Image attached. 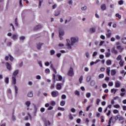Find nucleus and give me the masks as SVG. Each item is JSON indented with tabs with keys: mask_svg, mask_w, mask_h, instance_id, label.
I'll list each match as a JSON object with an SVG mask.
<instances>
[{
	"mask_svg": "<svg viewBox=\"0 0 126 126\" xmlns=\"http://www.w3.org/2000/svg\"><path fill=\"white\" fill-rule=\"evenodd\" d=\"M116 60L117 61H122L123 59H122V55H118V57L116 58Z\"/></svg>",
	"mask_w": 126,
	"mask_h": 126,
	"instance_id": "nucleus-23",
	"label": "nucleus"
},
{
	"mask_svg": "<svg viewBox=\"0 0 126 126\" xmlns=\"http://www.w3.org/2000/svg\"><path fill=\"white\" fill-rule=\"evenodd\" d=\"M100 39H102V40H105L106 39V37L104 35H100Z\"/></svg>",
	"mask_w": 126,
	"mask_h": 126,
	"instance_id": "nucleus-56",
	"label": "nucleus"
},
{
	"mask_svg": "<svg viewBox=\"0 0 126 126\" xmlns=\"http://www.w3.org/2000/svg\"><path fill=\"white\" fill-rule=\"evenodd\" d=\"M19 39L21 42H23L26 39V37L24 35H22L19 37Z\"/></svg>",
	"mask_w": 126,
	"mask_h": 126,
	"instance_id": "nucleus-11",
	"label": "nucleus"
},
{
	"mask_svg": "<svg viewBox=\"0 0 126 126\" xmlns=\"http://www.w3.org/2000/svg\"><path fill=\"white\" fill-rule=\"evenodd\" d=\"M125 63V61L123 60H121L119 62V64L120 65L121 67H123L124 66V64Z\"/></svg>",
	"mask_w": 126,
	"mask_h": 126,
	"instance_id": "nucleus-13",
	"label": "nucleus"
},
{
	"mask_svg": "<svg viewBox=\"0 0 126 126\" xmlns=\"http://www.w3.org/2000/svg\"><path fill=\"white\" fill-rule=\"evenodd\" d=\"M90 80H91V77L89 76L87 78V82H89V81H90Z\"/></svg>",
	"mask_w": 126,
	"mask_h": 126,
	"instance_id": "nucleus-48",
	"label": "nucleus"
},
{
	"mask_svg": "<svg viewBox=\"0 0 126 126\" xmlns=\"http://www.w3.org/2000/svg\"><path fill=\"white\" fill-rule=\"evenodd\" d=\"M15 25L16 26H18V23L17 22V18H16L15 20Z\"/></svg>",
	"mask_w": 126,
	"mask_h": 126,
	"instance_id": "nucleus-52",
	"label": "nucleus"
},
{
	"mask_svg": "<svg viewBox=\"0 0 126 126\" xmlns=\"http://www.w3.org/2000/svg\"><path fill=\"white\" fill-rule=\"evenodd\" d=\"M69 118L70 120H73V117L72 116V114H70L69 115Z\"/></svg>",
	"mask_w": 126,
	"mask_h": 126,
	"instance_id": "nucleus-54",
	"label": "nucleus"
},
{
	"mask_svg": "<svg viewBox=\"0 0 126 126\" xmlns=\"http://www.w3.org/2000/svg\"><path fill=\"white\" fill-rule=\"evenodd\" d=\"M85 55H86V58H87V59H88V58H89V52H86L85 53Z\"/></svg>",
	"mask_w": 126,
	"mask_h": 126,
	"instance_id": "nucleus-49",
	"label": "nucleus"
},
{
	"mask_svg": "<svg viewBox=\"0 0 126 126\" xmlns=\"http://www.w3.org/2000/svg\"><path fill=\"white\" fill-rule=\"evenodd\" d=\"M115 38L117 40H121V36L119 35H116Z\"/></svg>",
	"mask_w": 126,
	"mask_h": 126,
	"instance_id": "nucleus-42",
	"label": "nucleus"
},
{
	"mask_svg": "<svg viewBox=\"0 0 126 126\" xmlns=\"http://www.w3.org/2000/svg\"><path fill=\"white\" fill-rule=\"evenodd\" d=\"M60 13H61L60 12V11H57L55 12V16H58L59 15H60Z\"/></svg>",
	"mask_w": 126,
	"mask_h": 126,
	"instance_id": "nucleus-53",
	"label": "nucleus"
},
{
	"mask_svg": "<svg viewBox=\"0 0 126 126\" xmlns=\"http://www.w3.org/2000/svg\"><path fill=\"white\" fill-rule=\"evenodd\" d=\"M107 65H111L112 64V61L110 60H108L106 61Z\"/></svg>",
	"mask_w": 126,
	"mask_h": 126,
	"instance_id": "nucleus-26",
	"label": "nucleus"
},
{
	"mask_svg": "<svg viewBox=\"0 0 126 126\" xmlns=\"http://www.w3.org/2000/svg\"><path fill=\"white\" fill-rule=\"evenodd\" d=\"M9 60L10 61H11V62H13V60H14V59L12 57V56H11V55H9Z\"/></svg>",
	"mask_w": 126,
	"mask_h": 126,
	"instance_id": "nucleus-51",
	"label": "nucleus"
},
{
	"mask_svg": "<svg viewBox=\"0 0 126 126\" xmlns=\"http://www.w3.org/2000/svg\"><path fill=\"white\" fill-rule=\"evenodd\" d=\"M70 111H71V112H72V113H75V112H76V110L75 109H74V108H71V109H70Z\"/></svg>",
	"mask_w": 126,
	"mask_h": 126,
	"instance_id": "nucleus-50",
	"label": "nucleus"
},
{
	"mask_svg": "<svg viewBox=\"0 0 126 126\" xmlns=\"http://www.w3.org/2000/svg\"><path fill=\"white\" fill-rule=\"evenodd\" d=\"M67 3H68L70 5H72L73 1H72V0H69L67 2Z\"/></svg>",
	"mask_w": 126,
	"mask_h": 126,
	"instance_id": "nucleus-38",
	"label": "nucleus"
},
{
	"mask_svg": "<svg viewBox=\"0 0 126 126\" xmlns=\"http://www.w3.org/2000/svg\"><path fill=\"white\" fill-rule=\"evenodd\" d=\"M18 66L19 67H22V66H23V62H21L18 65Z\"/></svg>",
	"mask_w": 126,
	"mask_h": 126,
	"instance_id": "nucleus-40",
	"label": "nucleus"
},
{
	"mask_svg": "<svg viewBox=\"0 0 126 126\" xmlns=\"http://www.w3.org/2000/svg\"><path fill=\"white\" fill-rule=\"evenodd\" d=\"M43 43L41 42L37 43L36 44V48L37 50H41L42 49V46H43Z\"/></svg>",
	"mask_w": 126,
	"mask_h": 126,
	"instance_id": "nucleus-9",
	"label": "nucleus"
},
{
	"mask_svg": "<svg viewBox=\"0 0 126 126\" xmlns=\"http://www.w3.org/2000/svg\"><path fill=\"white\" fill-rule=\"evenodd\" d=\"M91 107H92V104H91V105H89V106L87 107V111H89V109H90V108H91Z\"/></svg>",
	"mask_w": 126,
	"mask_h": 126,
	"instance_id": "nucleus-60",
	"label": "nucleus"
},
{
	"mask_svg": "<svg viewBox=\"0 0 126 126\" xmlns=\"http://www.w3.org/2000/svg\"><path fill=\"white\" fill-rule=\"evenodd\" d=\"M95 81H92L91 82V86H94V85H95Z\"/></svg>",
	"mask_w": 126,
	"mask_h": 126,
	"instance_id": "nucleus-43",
	"label": "nucleus"
},
{
	"mask_svg": "<svg viewBox=\"0 0 126 126\" xmlns=\"http://www.w3.org/2000/svg\"><path fill=\"white\" fill-rule=\"evenodd\" d=\"M117 72V70L116 69L111 70V75H115Z\"/></svg>",
	"mask_w": 126,
	"mask_h": 126,
	"instance_id": "nucleus-22",
	"label": "nucleus"
},
{
	"mask_svg": "<svg viewBox=\"0 0 126 126\" xmlns=\"http://www.w3.org/2000/svg\"><path fill=\"white\" fill-rule=\"evenodd\" d=\"M61 106H64L65 105V101L62 100L60 102Z\"/></svg>",
	"mask_w": 126,
	"mask_h": 126,
	"instance_id": "nucleus-35",
	"label": "nucleus"
},
{
	"mask_svg": "<svg viewBox=\"0 0 126 126\" xmlns=\"http://www.w3.org/2000/svg\"><path fill=\"white\" fill-rule=\"evenodd\" d=\"M62 98L63 99H66V95H65V94H63L62 95Z\"/></svg>",
	"mask_w": 126,
	"mask_h": 126,
	"instance_id": "nucleus-61",
	"label": "nucleus"
},
{
	"mask_svg": "<svg viewBox=\"0 0 126 126\" xmlns=\"http://www.w3.org/2000/svg\"><path fill=\"white\" fill-rule=\"evenodd\" d=\"M122 42L123 43V44H126V37H123L122 39Z\"/></svg>",
	"mask_w": 126,
	"mask_h": 126,
	"instance_id": "nucleus-31",
	"label": "nucleus"
},
{
	"mask_svg": "<svg viewBox=\"0 0 126 126\" xmlns=\"http://www.w3.org/2000/svg\"><path fill=\"white\" fill-rule=\"evenodd\" d=\"M111 91V93H114V94H116V93L117 92V91H118V89H112Z\"/></svg>",
	"mask_w": 126,
	"mask_h": 126,
	"instance_id": "nucleus-28",
	"label": "nucleus"
},
{
	"mask_svg": "<svg viewBox=\"0 0 126 126\" xmlns=\"http://www.w3.org/2000/svg\"><path fill=\"white\" fill-rule=\"evenodd\" d=\"M99 78H104V74H99Z\"/></svg>",
	"mask_w": 126,
	"mask_h": 126,
	"instance_id": "nucleus-57",
	"label": "nucleus"
},
{
	"mask_svg": "<svg viewBox=\"0 0 126 126\" xmlns=\"http://www.w3.org/2000/svg\"><path fill=\"white\" fill-rule=\"evenodd\" d=\"M79 39L77 37H71L70 40L67 39L66 46L67 49L71 50V49H72V47L71 46H73V45L77 43Z\"/></svg>",
	"mask_w": 126,
	"mask_h": 126,
	"instance_id": "nucleus-1",
	"label": "nucleus"
},
{
	"mask_svg": "<svg viewBox=\"0 0 126 126\" xmlns=\"http://www.w3.org/2000/svg\"><path fill=\"white\" fill-rule=\"evenodd\" d=\"M67 74L68 76L72 77L74 75V71H73V68L72 67H71L67 72Z\"/></svg>",
	"mask_w": 126,
	"mask_h": 126,
	"instance_id": "nucleus-4",
	"label": "nucleus"
},
{
	"mask_svg": "<svg viewBox=\"0 0 126 126\" xmlns=\"http://www.w3.org/2000/svg\"><path fill=\"white\" fill-rule=\"evenodd\" d=\"M89 31L90 33H95L96 32V29L95 28H91Z\"/></svg>",
	"mask_w": 126,
	"mask_h": 126,
	"instance_id": "nucleus-12",
	"label": "nucleus"
},
{
	"mask_svg": "<svg viewBox=\"0 0 126 126\" xmlns=\"http://www.w3.org/2000/svg\"><path fill=\"white\" fill-rule=\"evenodd\" d=\"M50 52L51 56H54V55L56 54V51L54 50H51Z\"/></svg>",
	"mask_w": 126,
	"mask_h": 126,
	"instance_id": "nucleus-27",
	"label": "nucleus"
},
{
	"mask_svg": "<svg viewBox=\"0 0 126 126\" xmlns=\"http://www.w3.org/2000/svg\"><path fill=\"white\" fill-rule=\"evenodd\" d=\"M28 97H29V98H32V97H33V92H29L28 93Z\"/></svg>",
	"mask_w": 126,
	"mask_h": 126,
	"instance_id": "nucleus-14",
	"label": "nucleus"
},
{
	"mask_svg": "<svg viewBox=\"0 0 126 126\" xmlns=\"http://www.w3.org/2000/svg\"><path fill=\"white\" fill-rule=\"evenodd\" d=\"M81 9L83 11H86V10H87V6L85 5V6L82 7Z\"/></svg>",
	"mask_w": 126,
	"mask_h": 126,
	"instance_id": "nucleus-21",
	"label": "nucleus"
},
{
	"mask_svg": "<svg viewBox=\"0 0 126 126\" xmlns=\"http://www.w3.org/2000/svg\"><path fill=\"white\" fill-rule=\"evenodd\" d=\"M4 82L6 83V84H8V83H9V78L8 77L5 78Z\"/></svg>",
	"mask_w": 126,
	"mask_h": 126,
	"instance_id": "nucleus-18",
	"label": "nucleus"
},
{
	"mask_svg": "<svg viewBox=\"0 0 126 126\" xmlns=\"http://www.w3.org/2000/svg\"><path fill=\"white\" fill-rule=\"evenodd\" d=\"M12 45V42L10 41H8L7 42V45L8 47H11Z\"/></svg>",
	"mask_w": 126,
	"mask_h": 126,
	"instance_id": "nucleus-36",
	"label": "nucleus"
},
{
	"mask_svg": "<svg viewBox=\"0 0 126 126\" xmlns=\"http://www.w3.org/2000/svg\"><path fill=\"white\" fill-rule=\"evenodd\" d=\"M25 105L28 107L30 106V105H31V102L30 101H27L25 102Z\"/></svg>",
	"mask_w": 126,
	"mask_h": 126,
	"instance_id": "nucleus-25",
	"label": "nucleus"
},
{
	"mask_svg": "<svg viewBox=\"0 0 126 126\" xmlns=\"http://www.w3.org/2000/svg\"><path fill=\"white\" fill-rule=\"evenodd\" d=\"M60 95V94L59 93V92L58 91H53L51 92V95L53 98H56L58 97Z\"/></svg>",
	"mask_w": 126,
	"mask_h": 126,
	"instance_id": "nucleus-5",
	"label": "nucleus"
},
{
	"mask_svg": "<svg viewBox=\"0 0 126 126\" xmlns=\"http://www.w3.org/2000/svg\"><path fill=\"white\" fill-rule=\"evenodd\" d=\"M44 123L46 126H51V122L48 120H45Z\"/></svg>",
	"mask_w": 126,
	"mask_h": 126,
	"instance_id": "nucleus-16",
	"label": "nucleus"
},
{
	"mask_svg": "<svg viewBox=\"0 0 126 126\" xmlns=\"http://www.w3.org/2000/svg\"><path fill=\"white\" fill-rule=\"evenodd\" d=\"M100 102H101V100H100V99H99V98H97L96 99V104L97 105H99V103H100Z\"/></svg>",
	"mask_w": 126,
	"mask_h": 126,
	"instance_id": "nucleus-62",
	"label": "nucleus"
},
{
	"mask_svg": "<svg viewBox=\"0 0 126 126\" xmlns=\"http://www.w3.org/2000/svg\"><path fill=\"white\" fill-rule=\"evenodd\" d=\"M115 16L116 17H118L119 19H121L122 18V16H121V15H120V14L119 13L116 14Z\"/></svg>",
	"mask_w": 126,
	"mask_h": 126,
	"instance_id": "nucleus-37",
	"label": "nucleus"
},
{
	"mask_svg": "<svg viewBox=\"0 0 126 126\" xmlns=\"http://www.w3.org/2000/svg\"><path fill=\"white\" fill-rule=\"evenodd\" d=\"M120 86V84L119 82H115V87L118 88Z\"/></svg>",
	"mask_w": 126,
	"mask_h": 126,
	"instance_id": "nucleus-32",
	"label": "nucleus"
},
{
	"mask_svg": "<svg viewBox=\"0 0 126 126\" xmlns=\"http://www.w3.org/2000/svg\"><path fill=\"white\" fill-rule=\"evenodd\" d=\"M50 104L51 106H55V105H56V102L54 101H51Z\"/></svg>",
	"mask_w": 126,
	"mask_h": 126,
	"instance_id": "nucleus-46",
	"label": "nucleus"
},
{
	"mask_svg": "<svg viewBox=\"0 0 126 126\" xmlns=\"http://www.w3.org/2000/svg\"><path fill=\"white\" fill-rule=\"evenodd\" d=\"M58 110H59V111H62V112H63V111H64V108L61 107H58Z\"/></svg>",
	"mask_w": 126,
	"mask_h": 126,
	"instance_id": "nucleus-39",
	"label": "nucleus"
},
{
	"mask_svg": "<svg viewBox=\"0 0 126 126\" xmlns=\"http://www.w3.org/2000/svg\"><path fill=\"white\" fill-rule=\"evenodd\" d=\"M110 67H108L106 69V73L108 74V75H110Z\"/></svg>",
	"mask_w": 126,
	"mask_h": 126,
	"instance_id": "nucleus-34",
	"label": "nucleus"
},
{
	"mask_svg": "<svg viewBox=\"0 0 126 126\" xmlns=\"http://www.w3.org/2000/svg\"><path fill=\"white\" fill-rule=\"evenodd\" d=\"M74 94L76 96H80V92H79V91H75L74 92Z\"/></svg>",
	"mask_w": 126,
	"mask_h": 126,
	"instance_id": "nucleus-24",
	"label": "nucleus"
},
{
	"mask_svg": "<svg viewBox=\"0 0 126 126\" xmlns=\"http://www.w3.org/2000/svg\"><path fill=\"white\" fill-rule=\"evenodd\" d=\"M98 53H97V52L95 51L94 52L93 54V57H96V56H97Z\"/></svg>",
	"mask_w": 126,
	"mask_h": 126,
	"instance_id": "nucleus-59",
	"label": "nucleus"
},
{
	"mask_svg": "<svg viewBox=\"0 0 126 126\" xmlns=\"http://www.w3.org/2000/svg\"><path fill=\"white\" fill-rule=\"evenodd\" d=\"M86 96L87 98H90V97H91V93H87L86 94Z\"/></svg>",
	"mask_w": 126,
	"mask_h": 126,
	"instance_id": "nucleus-33",
	"label": "nucleus"
},
{
	"mask_svg": "<svg viewBox=\"0 0 126 126\" xmlns=\"http://www.w3.org/2000/svg\"><path fill=\"white\" fill-rule=\"evenodd\" d=\"M38 64L40 65L41 67H43V64H42V61H38Z\"/></svg>",
	"mask_w": 126,
	"mask_h": 126,
	"instance_id": "nucleus-44",
	"label": "nucleus"
},
{
	"mask_svg": "<svg viewBox=\"0 0 126 126\" xmlns=\"http://www.w3.org/2000/svg\"><path fill=\"white\" fill-rule=\"evenodd\" d=\"M104 58V56L103 55H99V59H100V60H103V59Z\"/></svg>",
	"mask_w": 126,
	"mask_h": 126,
	"instance_id": "nucleus-64",
	"label": "nucleus"
},
{
	"mask_svg": "<svg viewBox=\"0 0 126 126\" xmlns=\"http://www.w3.org/2000/svg\"><path fill=\"white\" fill-rule=\"evenodd\" d=\"M107 33L106 34V38H108V39L111 38V36H112V31L111 30L107 29Z\"/></svg>",
	"mask_w": 126,
	"mask_h": 126,
	"instance_id": "nucleus-7",
	"label": "nucleus"
},
{
	"mask_svg": "<svg viewBox=\"0 0 126 126\" xmlns=\"http://www.w3.org/2000/svg\"><path fill=\"white\" fill-rule=\"evenodd\" d=\"M11 39L13 40V41H16L17 39H18V34L16 33H14L12 35Z\"/></svg>",
	"mask_w": 126,
	"mask_h": 126,
	"instance_id": "nucleus-8",
	"label": "nucleus"
},
{
	"mask_svg": "<svg viewBox=\"0 0 126 126\" xmlns=\"http://www.w3.org/2000/svg\"><path fill=\"white\" fill-rule=\"evenodd\" d=\"M105 55L106 58H110L111 57V52H105Z\"/></svg>",
	"mask_w": 126,
	"mask_h": 126,
	"instance_id": "nucleus-20",
	"label": "nucleus"
},
{
	"mask_svg": "<svg viewBox=\"0 0 126 126\" xmlns=\"http://www.w3.org/2000/svg\"><path fill=\"white\" fill-rule=\"evenodd\" d=\"M114 108H116V109H119V108L120 107V105L116 104L115 105H114Z\"/></svg>",
	"mask_w": 126,
	"mask_h": 126,
	"instance_id": "nucleus-58",
	"label": "nucleus"
},
{
	"mask_svg": "<svg viewBox=\"0 0 126 126\" xmlns=\"http://www.w3.org/2000/svg\"><path fill=\"white\" fill-rule=\"evenodd\" d=\"M5 66H6L7 69H8V70H9V71H11V70H12V67H11V64H10V63H8V62L6 63Z\"/></svg>",
	"mask_w": 126,
	"mask_h": 126,
	"instance_id": "nucleus-6",
	"label": "nucleus"
},
{
	"mask_svg": "<svg viewBox=\"0 0 126 126\" xmlns=\"http://www.w3.org/2000/svg\"><path fill=\"white\" fill-rule=\"evenodd\" d=\"M56 89L57 90H61L62 89V86L61 85V84H57Z\"/></svg>",
	"mask_w": 126,
	"mask_h": 126,
	"instance_id": "nucleus-17",
	"label": "nucleus"
},
{
	"mask_svg": "<svg viewBox=\"0 0 126 126\" xmlns=\"http://www.w3.org/2000/svg\"><path fill=\"white\" fill-rule=\"evenodd\" d=\"M28 116H26L25 117V120L26 121H28V120H29V119H32V117H31V115H30V113H28Z\"/></svg>",
	"mask_w": 126,
	"mask_h": 126,
	"instance_id": "nucleus-15",
	"label": "nucleus"
},
{
	"mask_svg": "<svg viewBox=\"0 0 126 126\" xmlns=\"http://www.w3.org/2000/svg\"><path fill=\"white\" fill-rule=\"evenodd\" d=\"M19 73V69H16L13 72L12 76V84L13 85H15L16 84V76L18 75Z\"/></svg>",
	"mask_w": 126,
	"mask_h": 126,
	"instance_id": "nucleus-2",
	"label": "nucleus"
},
{
	"mask_svg": "<svg viewBox=\"0 0 126 126\" xmlns=\"http://www.w3.org/2000/svg\"><path fill=\"white\" fill-rule=\"evenodd\" d=\"M114 114H119V110L115 109L113 110Z\"/></svg>",
	"mask_w": 126,
	"mask_h": 126,
	"instance_id": "nucleus-55",
	"label": "nucleus"
},
{
	"mask_svg": "<svg viewBox=\"0 0 126 126\" xmlns=\"http://www.w3.org/2000/svg\"><path fill=\"white\" fill-rule=\"evenodd\" d=\"M82 80H83V77L81 76L80 77V78L79 79V81L80 84L82 83Z\"/></svg>",
	"mask_w": 126,
	"mask_h": 126,
	"instance_id": "nucleus-41",
	"label": "nucleus"
},
{
	"mask_svg": "<svg viewBox=\"0 0 126 126\" xmlns=\"http://www.w3.org/2000/svg\"><path fill=\"white\" fill-rule=\"evenodd\" d=\"M101 9L102 10H105L106 9V5L105 4H103L101 5Z\"/></svg>",
	"mask_w": 126,
	"mask_h": 126,
	"instance_id": "nucleus-30",
	"label": "nucleus"
},
{
	"mask_svg": "<svg viewBox=\"0 0 126 126\" xmlns=\"http://www.w3.org/2000/svg\"><path fill=\"white\" fill-rule=\"evenodd\" d=\"M59 37L60 38L61 41H63V36H64V30L63 29H61L59 31Z\"/></svg>",
	"mask_w": 126,
	"mask_h": 126,
	"instance_id": "nucleus-3",
	"label": "nucleus"
},
{
	"mask_svg": "<svg viewBox=\"0 0 126 126\" xmlns=\"http://www.w3.org/2000/svg\"><path fill=\"white\" fill-rule=\"evenodd\" d=\"M111 52L113 54H114L115 55H118V50H116V48L115 47H113L112 48Z\"/></svg>",
	"mask_w": 126,
	"mask_h": 126,
	"instance_id": "nucleus-10",
	"label": "nucleus"
},
{
	"mask_svg": "<svg viewBox=\"0 0 126 126\" xmlns=\"http://www.w3.org/2000/svg\"><path fill=\"white\" fill-rule=\"evenodd\" d=\"M19 5H20V7H22V6H23V4H22V0H20Z\"/></svg>",
	"mask_w": 126,
	"mask_h": 126,
	"instance_id": "nucleus-47",
	"label": "nucleus"
},
{
	"mask_svg": "<svg viewBox=\"0 0 126 126\" xmlns=\"http://www.w3.org/2000/svg\"><path fill=\"white\" fill-rule=\"evenodd\" d=\"M46 73H49L50 72V69L49 68H46L45 70Z\"/></svg>",
	"mask_w": 126,
	"mask_h": 126,
	"instance_id": "nucleus-63",
	"label": "nucleus"
},
{
	"mask_svg": "<svg viewBox=\"0 0 126 126\" xmlns=\"http://www.w3.org/2000/svg\"><path fill=\"white\" fill-rule=\"evenodd\" d=\"M118 3L120 4V5H123V4H124V1L121 0L118 2Z\"/></svg>",
	"mask_w": 126,
	"mask_h": 126,
	"instance_id": "nucleus-45",
	"label": "nucleus"
},
{
	"mask_svg": "<svg viewBox=\"0 0 126 126\" xmlns=\"http://www.w3.org/2000/svg\"><path fill=\"white\" fill-rule=\"evenodd\" d=\"M15 93L17 94L18 93V88L16 86H14Z\"/></svg>",
	"mask_w": 126,
	"mask_h": 126,
	"instance_id": "nucleus-29",
	"label": "nucleus"
},
{
	"mask_svg": "<svg viewBox=\"0 0 126 126\" xmlns=\"http://www.w3.org/2000/svg\"><path fill=\"white\" fill-rule=\"evenodd\" d=\"M50 68H51V69H53V70L54 71V72L57 73V70H56V69L54 67V65H53V64H50Z\"/></svg>",
	"mask_w": 126,
	"mask_h": 126,
	"instance_id": "nucleus-19",
	"label": "nucleus"
}]
</instances>
